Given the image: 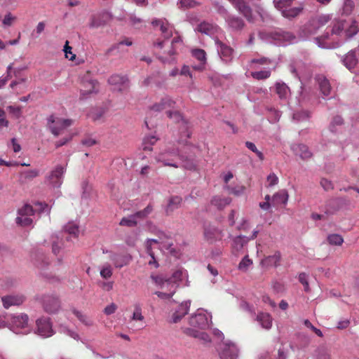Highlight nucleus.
I'll list each match as a JSON object with an SVG mask.
<instances>
[{
	"instance_id": "1",
	"label": "nucleus",
	"mask_w": 359,
	"mask_h": 359,
	"mask_svg": "<svg viewBox=\"0 0 359 359\" xmlns=\"http://www.w3.org/2000/svg\"><path fill=\"white\" fill-rule=\"evenodd\" d=\"M73 122L72 119L62 118L50 115L47 120V127L55 137H57L62 135L65 129L71 126Z\"/></svg>"
},
{
	"instance_id": "2",
	"label": "nucleus",
	"mask_w": 359,
	"mask_h": 359,
	"mask_svg": "<svg viewBox=\"0 0 359 359\" xmlns=\"http://www.w3.org/2000/svg\"><path fill=\"white\" fill-rule=\"evenodd\" d=\"M99 83L96 80L90 78L87 73L82 79L81 83V94L82 96L97 93L98 92Z\"/></svg>"
},
{
	"instance_id": "3",
	"label": "nucleus",
	"mask_w": 359,
	"mask_h": 359,
	"mask_svg": "<svg viewBox=\"0 0 359 359\" xmlns=\"http://www.w3.org/2000/svg\"><path fill=\"white\" fill-rule=\"evenodd\" d=\"M180 154L177 149H168L161 152L157 157L156 160L163 163L165 166L178 168V165L174 162L177 157H180Z\"/></svg>"
},
{
	"instance_id": "4",
	"label": "nucleus",
	"mask_w": 359,
	"mask_h": 359,
	"mask_svg": "<svg viewBox=\"0 0 359 359\" xmlns=\"http://www.w3.org/2000/svg\"><path fill=\"white\" fill-rule=\"evenodd\" d=\"M181 42H182V39H180V37H175L172 40L170 45L168 44V41H159V42L156 43L155 46L160 49H162L166 46H168L169 48L168 50H165L163 52V54L164 55L161 56L160 59L164 62L167 60V57L165 56L166 55L168 56H172V55H175L176 54V46H177V44L180 43Z\"/></svg>"
},
{
	"instance_id": "5",
	"label": "nucleus",
	"mask_w": 359,
	"mask_h": 359,
	"mask_svg": "<svg viewBox=\"0 0 359 359\" xmlns=\"http://www.w3.org/2000/svg\"><path fill=\"white\" fill-rule=\"evenodd\" d=\"M238 349L236 345L231 342H224L221 344L219 356L221 359H236Z\"/></svg>"
},
{
	"instance_id": "6",
	"label": "nucleus",
	"mask_w": 359,
	"mask_h": 359,
	"mask_svg": "<svg viewBox=\"0 0 359 359\" xmlns=\"http://www.w3.org/2000/svg\"><path fill=\"white\" fill-rule=\"evenodd\" d=\"M108 83L114 86V90L120 92L125 91L129 88V81L126 76L119 74L111 75L108 79Z\"/></svg>"
},
{
	"instance_id": "7",
	"label": "nucleus",
	"mask_w": 359,
	"mask_h": 359,
	"mask_svg": "<svg viewBox=\"0 0 359 359\" xmlns=\"http://www.w3.org/2000/svg\"><path fill=\"white\" fill-rule=\"evenodd\" d=\"M42 304L45 311L49 313H56L60 308L59 299L53 295L43 296Z\"/></svg>"
},
{
	"instance_id": "8",
	"label": "nucleus",
	"mask_w": 359,
	"mask_h": 359,
	"mask_svg": "<svg viewBox=\"0 0 359 359\" xmlns=\"http://www.w3.org/2000/svg\"><path fill=\"white\" fill-rule=\"evenodd\" d=\"M65 172V168L61 165H58L51 171L47 177L48 183L53 187H60L62 184V175Z\"/></svg>"
},
{
	"instance_id": "9",
	"label": "nucleus",
	"mask_w": 359,
	"mask_h": 359,
	"mask_svg": "<svg viewBox=\"0 0 359 359\" xmlns=\"http://www.w3.org/2000/svg\"><path fill=\"white\" fill-rule=\"evenodd\" d=\"M203 235L205 239L210 243L221 240L223 236L222 231L220 229L210 224L205 225Z\"/></svg>"
},
{
	"instance_id": "10",
	"label": "nucleus",
	"mask_w": 359,
	"mask_h": 359,
	"mask_svg": "<svg viewBox=\"0 0 359 359\" xmlns=\"http://www.w3.org/2000/svg\"><path fill=\"white\" fill-rule=\"evenodd\" d=\"M37 332L39 335L48 337L53 334L52 325L48 318H41L36 320Z\"/></svg>"
},
{
	"instance_id": "11",
	"label": "nucleus",
	"mask_w": 359,
	"mask_h": 359,
	"mask_svg": "<svg viewBox=\"0 0 359 359\" xmlns=\"http://www.w3.org/2000/svg\"><path fill=\"white\" fill-rule=\"evenodd\" d=\"M111 19V15L107 12L93 15L90 18L89 27L90 28H98L104 26Z\"/></svg>"
},
{
	"instance_id": "12",
	"label": "nucleus",
	"mask_w": 359,
	"mask_h": 359,
	"mask_svg": "<svg viewBox=\"0 0 359 359\" xmlns=\"http://www.w3.org/2000/svg\"><path fill=\"white\" fill-rule=\"evenodd\" d=\"M175 105V102L171 99L168 96H165L163 97L158 102H156L151 107L150 109L156 111L160 112L163 110H170V109H173Z\"/></svg>"
},
{
	"instance_id": "13",
	"label": "nucleus",
	"mask_w": 359,
	"mask_h": 359,
	"mask_svg": "<svg viewBox=\"0 0 359 359\" xmlns=\"http://www.w3.org/2000/svg\"><path fill=\"white\" fill-rule=\"evenodd\" d=\"M151 25L154 27H160V29L165 39H169L172 36V27L169 24L166 19H155L152 20Z\"/></svg>"
},
{
	"instance_id": "14",
	"label": "nucleus",
	"mask_w": 359,
	"mask_h": 359,
	"mask_svg": "<svg viewBox=\"0 0 359 359\" xmlns=\"http://www.w3.org/2000/svg\"><path fill=\"white\" fill-rule=\"evenodd\" d=\"M280 261L281 254L279 251H276L273 255L263 258L261 261V265L266 268L277 267L280 265Z\"/></svg>"
},
{
	"instance_id": "15",
	"label": "nucleus",
	"mask_w": 359,
	"mask_h": 359,
	"mask_svg": "<svg viewBox=\"0 0 359 359\" xmlns=\"http://www.w3.org/2000/svg\"><path fill=\"white\" fill-rule=\"evenodd\" d=\"M189 324L196 328L205 329L208 325L207 316L202 313L191 316L189 319Z\"/></svg>"
},
{
	"instance_id": "16",
	"label": "nucleus",
	"mask_w": 359,
	"mask_h": 359,
	"mask_svg": "<svg viewBox=\"0 0 359 359\" xmlns=\"http://www.w3.org/2000/svg\"><path fill=\"white\" fill-rule=\"evenodd\" d=\"M7 320L11 321L12 327L17 328L25 327L28 323V316L26 314L9 315Z\"/></svg>"
},
{
	"instance_id": "17",
	"label": "nucleus",
	"mask_w": 359,
	"mask_h": 359,
	"mask_svg": "<svg viewBox=\"0 0 359 359\" xmlns=\"http://www.w3.org/2000/svg\"><path fill=\"white\" fill-rule=\"evenodd\" d=\"M1 301L5 309H8L11 306H19L25 301L23 295H8L1 297Z\"/></svg>"
},
{
	"instance_id": "18",
	"label": "nucleus",
	"mask_w": 359,
	"mask_h": 359,
	"mask_svg": "<svg viewBox=\"0 0 359 359\" xmlns=\"http://www.w3.org/2000/svg\"><path fill=\"white\" fill-rule=\"evenodd\" d=\"M191 305L190 301L182 302L172 315V321L178 323L186 314L188 313Z\"/></svg>"
},
{
	"instance_id": "19",
	"label": "nucleus",
	"mask_w": 359,
	"mask_h": 359,
	"mask_svg": "<svg viewBox=\"0 0 359 359\" xmlns=\"http://www.w3.org/2000/svg\"><path fill=\"white\" fill-rule=\"evenodd\" d=\"M219 28L217 25L203 22L198 25L197 30L207 35H214L218 32Z\"/></svg>"
},
{
	"instance_id": "20",
	"label": "nucleus",
	"mask_w": 359,
	"mask_h": 359,
	"mask_svg": "<svg viewBox=\"0 0 359 359\" xmlns=\"http://www.w3.org/2000/svg\"><path fill=\"white\" fill-rule=\"evenodd\" d=\"M271 36L273 39L281 42H290L295 38L292 33L283 30L272 32Z\"/></svg>"
},
{
	"instance_id": "21",
	"label": "nucleus",
	"mask_w": 359,
	"mask_h": 359,
	"mask_svg": "<svg viewBox=\"0 0 359 359\" xmlns=\"http://www.w3.org/2000/svg\"><path fill=\"white\" fill-rule=\"evenodd\" d=\"M191 55L201 63L200 65L193 67V68L196 70L202 71L206 62V53L205 50L199 48L194 49L191 51Z\"/></svg>"
},
{
	"instance_id": "22",
	"label": "nucleus",
	"mask_w": 359,
	"mask_h": 359,
	"mask_svg": "<svg viewBox=\"0 0 359 359\" xmlns=\"http://www.w3.org/2000/svg\"><path fill=\"white\" fill-rule=\"evenodd\" d=\"M292 149L297 155H299L304 160L309 159L312 156V153L305 144H295L292 147Z\"/></svg>"
},
{
	"instance_id": "23",
	"label": "nucleus",
	"mask_w": 359,
	"mask_h": 359,
	"mask_svg": "<svg viewBox=\"0 0 359 359\" xmlns=\"http://www.w3.org/2000/svg\"><path fill=\"white\" fill-rule=\"evenodd\" d=\"M316 81L323 95L325 96L329 95L331 91V86L329 81L323 75H318L316 77Z\"/></svg>"
},
{
	"instance_id": "24",
	"label": "nucleus",
	"mask_w": 359,
	"mask_h": 359,
	"mask_svg": "<svg viewBox=\"0 0 359 359\" xmlns=\"http://www.w3.org/2000/svg\"><path fill=\"white\" fill-rule=\"evenodd\" d=\"M39 170L37 169L24 170L20 172V181L22 183H26L38 177Z\"/></svg>"
},
{
	"instance_id": "25",
	"label": "nucleus",
	"mask_w": 359,
	"mask_h": 359,
	"mask_svg": "<svg viewBox=\"0 0 359 359\" xmlns=\"http://www.w3.org/2000/svg\"><path fill=\"white\" fill-rule=\"evenodd\" d=\"M257 320L264 329L269 330L272 326V317L268 313H259L257 316Z\"/></svg>"
},
{
	"instance_id": "26",
	"label": "nucleus",
	"mask_w": 359,
	"mask_h": 359,
	"mask_svg": "<svg viewBox=\"0 0 359 359\" xmlns=\"http://www.w3.org/2000/svg\"><path fill=\"white\" fill-rule=\"evenodd\" d=\"M228 25L233 29L239 30L244 27V22L238 17L229 15L226 18Z\"/></svg>"
},
{
	"instance_id": "27",
	"label": "nucleus",
	"mask_w": 359,
	"mask_h": 359,
	"mask_svg": "<svg viewBox=\"0 0 359 359\" xmlns=\"http://www.w3.org/2000/svg\"><path fill=\"white\" fill-rule=\"evenodd\" d=\"M288 194L285 189L280 190L273 196L272 203L273 205L286 204L288 201Z\"/></svg>"
},
{
	"instance_id": "28",
	"label": "nucleus",
	"mask_w": 359,
	"mask_h": 359,
	"mask_svg": "<svg viewBox=\"0 0 359 359\" xmlns=\"http://www.w3.org/2000/svg\"><path fill=\"white\" fill-rule=\"evenodd\" d=\"M166 114L168 118L170 119H173V121L176 123H182V130H187V121L183 118L182 114L177 111H171L170 110L166 111Z\"/></svg>"
},
{
	"instance_id": "29",
	"label": "nucleus",
	"mask_w": 359,
	"mask_h": 359,
	"mask_svg": "<svg viewBox=\"0 0 359 359\" xmlns=\"http://www.w3.org/2000/svg\"><path fill=\"white\" fill-rule=\"evenodd\" d=\"M131 257L128 255H115L111 257V260L116 268H121L127 265Z\"/></svg>"
},
{
	"instance_id": "30",
	"label": "nucleus",
	"mask_w": 359,
	"mask_h": 359,
	"mask_svg": "<svg viewBox=\"0 0 359 359\" xmlns=\"http://www.w3.org/2000/svg\"><path fill=\"white\" fill-rule=\"evenodd\" d=\"M216 44L218 48H219V53L220 54L222 55V57H225L224 60H227L229 59H230L231 55H232V53H233V49L231 48H230L229 46L225 45L224 43H223L222 41H219L218 39L216 40Z\"/></svg>"
},
{
	"instance_id": "31",
	"label": "nucleus",
	"mask_w": 359,
	"mask_h": 359,
	"mask_svg": "<svg viewBox=\"0 0 359 359\" xmlns=\"http://www.w3.org/2000/svg\"><path fill=\"white\" fill-rule=\"evenodd\" d=\"M343 62L348 69L354 68L358 62L355 53L349 52L344 58Z\"/></svg>"
},
{
	"instance_id": "32",
	"label": "nucleus",
	"mask_w": 359,
	"mask_h": 359,
	"mask_svg": "<svg viewBox=\"0 0 359 359\" xmlns=\"http://www.w3.org/2000/svg\"><path fill=\"white\" fill-rule=\"evenodd\" d=\"M224 189H226L229 194H233L236 196H239L243 195L246 189V187L244 185L236 184L235 186L232 185H226L224 186Z\"/></svg>"
},
{
	"instance_id": "33",
	"label": "nucleus",
	"mask_w": 359,
	"mask_h": 359,
	"mask_svg": "<svg viewBox=\"0 0 359 359\" xmlns=\"http://www.w3.org/2000/svg\"><path fill=\"white\" fill-rule=\"evenodd\" d=\"M311 20L303 26L301 31V35L303 37H309L316 33L318 28L314 25H311Z\"/></svg>"
},
{
	"instance_id": "34",
	"label": "nucleus",
	"mask_w": 359,
	"mask_h": 359,
	"mask_svg": "<svg viewBox=\"0 0 359 359\" xmlns=\"http://www.w3.org/2000/svg\"><path fill=\"white\" fill-rule=\"evenodd\" d=\"M182 201V198L178 196H172L168 202V206L166 208V212L169 213L172 212L175 209H177L180 207L181 203Z\"/></svg>"
},
{
	"instance_id": "35",
	"label": "nucleus",
	"mask_w": 359,
	"mask_h": 359,
	"mask_svg": "<svg viewBox=\"0 0 359 359\" xmlns=\"http://www.w3.org/2000/svg\"><path fill=\"white\" fill-rule=\"evenodd\" d=\"M330 20H331V18L329 15H322L316 18L311 19V25H314L319 29L320 27L325 25Z\"/></svg>"
},
{
	"instance_id": "36",
	"label": "nucleus",
	"mask_w": 359,
	"mask_h": 359,
	"mask_svg": "<svg viewBox=\"0 0 359 359\" xmlns=\"http://www.w3.org/2000/svg\"><path fill=\"white\" fill-rule=\"evenodd\" d=\"M183 162L182 167L189 170H194L196 168V164L193 158H189L182 154L179 157Z\"/></svg>"
},
{
	"instance_id": "37",
	"label": "nucleus",
	"mask_w": 359,
	"mask_h": 359,
	"mask_svg": "<svg viewBox=\"0 0 359 359\" xmlns=\"http://www.w3.org/2000/svg\"><path fill=\"white\" fill-rule=\"evenodd\" d=\"M35 210L29 204H25L22 207L18 210V216L31 217L34 215Z\"/></svg>"
},
{
	"instance_id": "38",
	"label": "nucleus",
	"mask_w": 359,
	"mask_h": 359,
	"mask_svg": "<svg viewBox=\"0 0 359 359\" xmlns=\"http://www.w3.org/2000/svg\"><path fill=\"white\" fill-rule=\"evenodd\" d=\"M276 92L280 99H285L289 92V88L285 83H277Z\"/></svg>"
},
{
	"instance_id": "39",
	"label": "nucleus",
	"mask_w": 359,
	"mask_h": 359,
	"mask_svg": "<svg viewBox=\"0 0 359 359\" xmlns=\"http://www.w3.org/2000/svg\"><path fill=\"white\" fill-rule=\"evenodd\" d=\"M249 239L246 238L244 236H238L234 238L232 243V248L236 250L239 251L243 247V245L248 241Z\"/></svg>"
},
{
	"instance_id": "40",
	"label": "nucleus",
	"mask_w": 359,
	"mask_h": 359,
	"mask_svg": "<svg viewBox=\"0 0 359 359\" xmlns=\"http://www.w3.org/2000/svg\"><path fill=\"white\" fill-rule=\"evenodd\" d=\"M158 140L157 137L154 135L145 137L142 142V149L144 151H151V146Z\"/></svg>"
},
{
	"instance_id": "41",
	"label": "nucleus",
	"mask_w": 359,
	"mask_h": 359,
	"mask_svg": "<svg viewBox=\"0 0 359 359\" xmlns=\"http://www.w3.org/2000/svg\"><path fill=\"white\" fill-rule=\"evenodd\" d=\"M347 26L348 24L345 20H341L335 21L332 29V34L339 35Z\"/></svg>"
},
{
	"instance_id": "42",
	"label": "nucleus",
	"mask_w": 359,
	"mask_h": 359,
	"mask_svg": "<svg viewBox=\"0 0 359 359\" xmlns=\"http://www.w3.org/2000/svg\"><path fill=\"white\" fill-rule=\"evenodd\" d=\"M158 237L159 239L162 241V242H161V245H162V246L166 250H171V248L173 245L171 238L163 232L158 234Z\"/></svg>"
},
{
	"instance_id": "43",
	"label": "nucleus",
	"mask_w": 359,
	"mask_h": 359,
	"mask_svg": "<svg viewBox=\"0 0 359 359\" xmlns=\"http://www.w3.org/2000/svg\"><path fill=\"white\" fill-rule=\"evenodd\" d=\"M151 278L157 285L160 286L161 288H164L165 285H170V282L171 280L168 278H164L162 276L151 275Z\"/></svg>"
},
{
	"instance_id": "44",
	"label": "nucleus",
	"mask_w": 359,
	"mask_h": 359,
	"mask_svg": "<svg viewBox=\"0 0 359 359\" xmlns=\"http://www.w3.org/2000/svg\"><path fill=\"white\" fill-rule=\"evenodd\" d=\"M230 199L229 198H222L220 197L216 196L212 198L211 203L212 205L217 206L219 209H222L226 205L229 204Z\"/></svg>"
},
{
	"instance_id": "45",
	"label": "nucleus",
	"mask_w": 359,
	"mask_h": 359,
	"mask_svg": "<svg viewBox=\"0 0 359 359\" xmlns=\"http://www.w3.org/2000/svg\"><path fill=\"white\" fill-rule=\"evenodd\" d=\"M153 211V206L149 204L144 210L135 212L134 215L137 219H144L148 217Z\"/></svg>"
},
{
	"instance_id": "46",
	"label": "nucleus",
	"mask_w": 359,
	"mask_h": 359,
	"mask_svg": "<svg viewBox=\"0 0 359 359\" xmlns=\"http://www.w3.org/2000/svg\"><path fill=\"white\" fill-rule=\"evenodd\" d=\"M327 241L332 245H341L344 243V238L339 234L333 233L327 236Z\"/></svg>"
},
{
	"instance_id": "47",
	"label": "nucleus",
	"mask_w": 359,
	"mask_h": 359,
	"mask_svg": "<svg viewBox=\"0 0 359 359\" xmlns=\"http://www.w3.org/2000/svg\"><path fill=\"white\" fill-rule=\"evenodd\" d=\"M65 231L74 238H76L79 233V226L74 223H68L65 225Z\"/></svg>"
},
{
	"instance_id": "48",
	"label": "nucleus",
	"mask_w": 359,
	"mask_h": 359,
	"mask_svg": "<svg viewBox=\"0 0 359 359\" xmlns=\"http://www.w3.org/2000/svg\"><path fill=\"white\" fill-rule=\"evenodd\" d=\"M119 224L121 226H126L129 227H133L137 226V222L136 221V218L134 215L129 216L128 217H123L121 220Z\"/></svg>"
},
{
	"instance_id": "49",
	"label": "nucleus",
	"mask_w": 359,
	"mask_h": 359,
	"mask_svg": "<svg viewBox=\"0 0 359 359\" xmlns=\"http://www.w3.org/2000/svg\"><path fill=\"white\" fill-rule=\"evenodd\" d=\"M73 313L76 316V318L84 325L87 326H90L93 325V321L86 315H83L81 312L74 309Z\"/></svg>"
},
{
	"instance_id": "50",
	"label": "nucleus",
	"mask_w": 359,
	"mask_h": 359,
	"mask_svg": "<svg viewBox=\"0 0 359 359\" xmlns=\"http://www.w3.org/2000/svg\"><path fill=\"white\" fill-rule=\"evenodd\" d=\"M15 222L20 226H30L33 220L31 217L27 216H18L15 218Z\"/></svg>"
},
{
	"instance_id": "51",
	"label": "nucleus",
	"mask_w": 359,
	"mask_h": 359,
	"mask_svg": "<svg viewBox=\"0 0 359 359\" xmlns=\"http://www.w3.org/2000/svg\"><path fill=\"white\" fill-rule=\"evenodd\" d=\"M251 76L253 79L257 80L266 79L271 76V72L269 70L252 72H251Z\"/></svg>"
},
{
	"instance_id": "52",
	"label": "nucleus",
	"mask_w": 359,
	"mask_h": 359,
	"mask_svg": "<svg viewBox=\"0 0 359 359\" xmlns=\"http://www.w3.org/2000/svg\"><path fill=\"white\" fill-rule=\"evenodd\" d=\"M32 259L34 264L39 268H43L46 264H48L43 254H35Z\"/></svg>"
},
{
	"instance_id": "53",
	"label": "nucleus",
	"mask_w": 359,
	"mask_h": 359,
	"mask_svg": "<svg viewBox=\"0 0 359 359\" xmlns=\"http://www.w3.org/2000/svg\"><path fill=\"white\" fill-rule=\"evenodd\" d=\"M245 146L248 149L255 153L260 161H263L264 159L263 153L257 149L255 144L253 142L247 141L245 142Z\"/></svg>"
},
{
	"instance_id": "54",
	"label": "nucleus",
	"mask_w": 359,
	"mask_h": 359,
	"mask_svg": "<svg viewBox=\"0 0 359 359\" xmlns=\"http://www.w3.org/2000/svg\"><path fill=\"white\" fill-rule=\"evenodd\" d=\"M299 281L303 285L304 291L309 292L311 291L309 284L308 282V275L306 273H300L299 274Z\"/></svg>"
},
{
	"instance_id": "55",
	"label": "nucleus",
	"mask_w": 359,
	"mask_h": 359,
	"mask_svg": "<svg viewBox=\"0 0 359 359\" xmlns=\"http://www.w3.org/2000/svg\"><path fill=\"white\" fill-rule=\"evenodd\" d=\"M182 272L180 270L175 271L173 273L171 278H169L168 279H170L171 281L170 282V285L171 287L175 290V283L182 280Z\"/></svg>"
},
{
	"instance_id": "56",
	"label": "nucleus",
	"mask_w": 359,
	"mask_h": 359,
	"mask_svg": "<svg viewBox=\"0 0 359 359\" xmlns=\"http://www.w3.org/2000/svg\"><path fill=\"white\" fill-rule=\"evenodd\" d=\"M17 20V18L14 16L11 13H8L4 18L2 23L4 27L11 26Z\"/></svg>"
},
{
	"instance_id": "57",
	"label": "nucleus",
	"mask_w": 359,
	"mask_h": 359,
	"mask_svg": "<svg viewBox=\"0 0 359 359\" xmlns=\"http://www.w3.org/2000/svg\"><path fill=\"white\" fill-rule=\"evenodd\" d=\"M320 185L325 191L334 189V184L332 181L325 177H322L320 180Z\"/></svg>"
},
{
	"instance_id": "58",
	"label": "nucleus",
	"mask_w": 359,
	"mask_h": 359,
	"mask_svg": "<svg viewBox=\"0 0 359 359\" xmlns=\"http://www.w3.org/2000/svg\"><path fill=\"white\" fill-rule=\"evenodd\" d=\"M252 264V261L249 259L248 256H245L239 263L238 269L241 271H245Z\"/></svg>"
},
{
	"instance_id": "59",
	"label": "nucleus",
	"mask_w": 359,
	"mask_h": 359,
	"mask_svg": "<svg viewBox=\"0 0 359 359\" xmlns=\"http://www.w3.org/2000/svg\"><path fill=\"white\" fill-rule=\"evenodd\" d=\"M161 242H162V241L159 239L158 236V238L148 239L146 243L147 252L148 253V255H151V252H153L151 248L152 245L161 244Z\"/></svg>"
},
{
	"instance_id": "60",
	"label": "nucleus",
	"mask_w": 359,
	"mask_h": 359,
	"mask_svg": "<svg viewBox=\"0 0 359 359\" xmlns=\"http://www.w3.org/2000/svg\"><path fill=\"white\" fill-rule=\"evenodd\" d=\"M100 276L104 279L109 278L112 276L111 266L109 265L103 266L100 271Z\"/></svg>"
},
{
	"instance_id": "61",
	"label": "nucleus",
	"mask_w": 359,
	"mask_h": 359,
	"mask_svg": "<svg viewBox=\"0 0 359 359\" xmlns=\"http://www.w3.org/2000/svg\"><path fill=\"white\" fill-rule=\"evenodd\" d=\"M180 4L182 7H184L187 8H194L199 4L194 0H180Z\"/></svg>"
},
{
	"instance_id": "62",
	"label": "nucleus",
	"mask_w": 359,
	"mask_h": 359,
	"mask_svg": "<svg viewBox=\"0 0 359 359\" xmlns=\"http://www.w3.org/2000/svg\"><path fill=\"white\" fill-rule=\"evenodd\" d=\"M133 320H143L144 316L142 314V309L139 306H136L133 314Z\"/></svg>"
},
{
	"instance_id": "63",
	"label": "nucleus",
	"mask_w": 359,
	"mask_h": 359,
	"mask_svg": "<svg viewBox=\"0 0 359 359\" xmlns=\"http://www.w3.org/2000/svg\"><path fill=\"white\" fill-rule=\"evenodd\" d=\"M64 51L65 53L66 57H69L70 60H74L75 59L76 55L72 54V47L69 46V42L67 41H66V43L64 46Z\"/></svg>"
},
{
	"instance_id": "64",
	"label": "nucleus",
	"mask_w": 359,
	"mask_h": 359,
	"mask_svg": "<svg viewBox=\"0 0 359 359\" xmlns=\"http://www.w3.org/2000/svg\"><path fill=\"white\" fill-rule=\"evenodd\" d=\"M355 23L356 22H353V24L349 26V28L346 31V35L347 36L351 37L358 32V25H355Z\"/></svg>"
}]
</instances>
